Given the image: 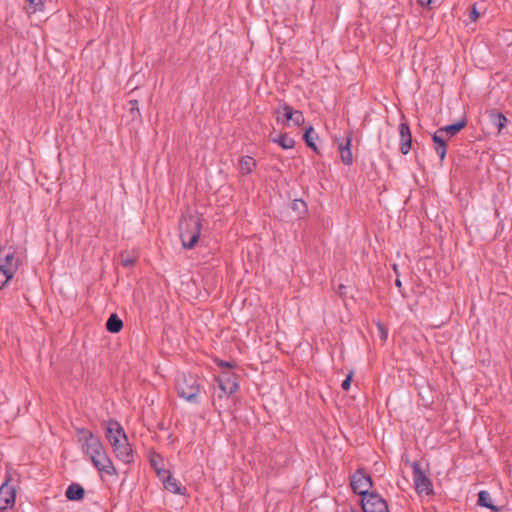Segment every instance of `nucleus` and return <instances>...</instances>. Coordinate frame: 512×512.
I'll list each match as a JSON object with an SVG mask.
<instances>
[{
    "mask_svg": "<svg viewBox=\"0 0 512 512\" xmlns=\"http://www.w3.org/2000/svg\"><path fill=\"white\" fill-rule=\"evenodd\" d=\"M135 263H136L135 258H130L129 256L124 257L123 254L121 255V264L123 267L130 268V267L134 266Z\"/></svg>",
    "mask_w": 512,
    "mask_h": 512,
    "instance_id": "30",
    "label": "nucleus"
},
{
    "mask_svg": "<svg viewBox=\"0 0 512 512\" xmlns=\"http://www.w3.org/2000/svg\"><path fill=\"white\" fill-rule=\"evenodd\" d=\"M237 378L238 376L235 373L223 372L221 375L216 377V381L218 382V386L223 393L232 395L239 389Z\"/></svg>",
    "mask_w": 512,
    "mask_h": 512,
    "instance_id": "10",
    "label": "nucleus"
},
{
    "mask_svg": "<svg viewBox=\"0 0 512 512\" xmlns=\"http://www.w3.org/2000/svg\"><path fill=\"white\" fill-rule=\"evenodd\" d=\"M399 135H400V152L403 155H407L412 148V134L410 126L407 122H401L399 124Z\"/></svg>",
    "mask_w": 512,
    "mask_h": 512,
    "instance_id": "14",
    "label": "nucleus"
},
{
    "mask_svg": "<svg viewBox=\"0 0 512 512\" xmlns=\"http://www.w3.org/2000/svg\"><path fill=\"white\" fill-rule=\"evenodd\" d=\"M29 5L30 9L32 10V13H35L37 11H42L44 9V3L42 0H26Z\"/></svg>",
    "mask_w": 512,
    "mask_h": 512,
    "instance_id": "29",
    "label": "nucleus"
},
{
    "mask_svg": "<svg viewBox=\"0 0 512 512\" xmlns=\"http://www.w3.org/2000/svg\"><path fill=\"white\" fill-rule=\"evenodd\" d=\"M90 460L93 463L94 467L100 473H106L108 475H117V470L114 467L111 459L107 455L105 448L101 449L99 452L91 456Z\"/></svg>",
    "mask_w": 512,
    "mask_h": 512,
    "instance_id": "9",
    "label": "nucleus"
},
{
    "mask_svg": "<svg viewBox=\"0 0 512 512\" xmlns=\"http://www.w3.org/2000/svg\"><path fill=\"white\" fill-rule=\"evenodd\" d=\"M352 376H353V372H350L346 376V378L342 381L341 387L343 390H345V391L349 390V388L351 386Z\"/></svg>",
    "mask_w": 512,
    "mask_h": 512,
    "instance_id": "32",
    "label": "nucleus"
},
{
    "mask_svg": "<svg viewBox=\"0 0 512 512\" xmlns=\"http://www.w3.org/2000/svg\"><path fill=\"white\" fill-rule=\"evenodd\" d=\"M432 141L434 143V150L440 158V161H443L447 154V144L444 138L443 133H439V129H437L432 134Z\"/></svg>",
    "mask_w": 512,
    "mask_h": 512,
    "instance_id": "17",
    "label": "nucleus"
},
{
    "mask_svg": "<svg viewBox=\"0 0 512 512\" xmlns=\"http://www.w3.org/2000/svg\"><path fill=\"white\" fill-rule=\"evenodd\" d=\"M377 328H378L380 339L385 341L387 339V337H388V330H387V328L381 322L377 323Z\"/></svg>",
    "mask_w": 512,
    "mask_h": 512,
    "instance_id": "31",
    "label": "nucleus"
},
{
    "mask_svg": "<svg viewBox=\"0 0 512 512\" xmlns=\"http://www.w3.org/2000/svg\"><path fill=\"white\" fill-rule=\"evenodd\" d=\"M241 173L244 175L251 174L256 168V161L251 156H243L239 161Z\"/></svg>",
    "mask_w": 512,
    "mask_h": 512,
    "instance_id": "24",
    "label": "nucleus"
},
{
    "mask_svg": "<svg viewBox=\"0 0 512 512\" xmlns=\"http://www.w3.org/2000/svg\"><path fill=\"white\" fill-rule=\"evenodd\" d=\"M202 216L189 214L184 216L179 222V234L182 246L185 249H193L197 244L201 229Z\"/></svg>",
    "mask_w": 512,
    "mask_h": 512,
    "instance_id": "1",
    "label": "nucleus"
},
{
    "mask_svg": "<svg viewBox=\"0 0 512 512\" xmlns=\"http://www.w3.org/2000/svg\"><path fill=\"white\" fill-rule=\"evenodd\" d=\"M273 141L279 144L283 149H291L295 145L294 139L287 134H280L278 138L273 139Z\"/></svg>",
    "mask_w": 512,
    "mask_h": 512,
    "instance_id": "26",
    "label": "nucleus"
},
{
    "mask_svg": "<svg viewBox=\"0 0 512 512\" xmlns=\"http://www.w3.org/2000/svg\"><path fill=\"white\" fill-rule=\"evenodd\" d=\"M10 479L11 476L7 475L5 482L0 487V510H6L15 503L16 490L8 484Z\"/></svg>",
    "mask_w": 512,
    "mask_h": 512,
    "instance_id": "12",
    "label": "nucleus"
},
{
    "mask_svg": "<svg viewBox=\"0 0 512 512\" xmlns=\"http://www.w3.org/2000/svg\"><path fill=\"white\" fill-rule=\"evenodd\" d=\"M65 496L70 501H80L85 496V490L80 484L72 483L66 489Z\"/></svg>",
    "mask_w": 512,
    "mask_h": 512,
    "instance_id": "20",
    "label": "nucleus"
},
{
    "mask_svg": "<svg viewBox=\"0 0 512 512\" xmlns=\"http://www.w3.org/2000/svg\"><path fill=\"white\" fill-rule=\"evenodd\" d=\"M421 5H435L440 2V0H418Z\"/></svg>",
    "mask_w": 512,
    "mask_h": 512,
    "instance_id": "35",
    "label": "nucleus"
},
{
    "mask_svg": "<svg viewBox=\"0 0 512 512\" xmlns=\"http://www.w3.org/2000/svg\"><path fill=\"white\" fill-rule=\"evenodd\" d=\"M105 327L110 333H119L123 328V321L118 317L116 313H112L109 316Z\"/></svg>",
    "mask_w": 512,
    "mask_h": 512,
    "instance_id": "22",
    "label": "nucleus"
},
{
    "mask_svg": "<svg viewBox=\"0 0 512 512\" xmlns=\"http://www.w3.org/2000/svg\"><path fill=\"white\" fill-rule=\"evenodd\" d=\"M162 479L164 488L174 494L183 495L186 490L185 487H182L179 482L171 475L169 471H163L162 475L159 476Z\"/></svg>",
    "mask_w": 512,
    "mask_h": 512,
    "instance_id": "16",
    "label": "nucleus"
},
{
    "mask_svg": "<svg viewBox=\"0 0 512 512\" xmlns=\"http://www.w3.org/2000/svg\"><path fill=\"white\" fill-rule=\"evenodd\" d=\"M393 270H394L396 273L398 272V269H397V265H396V264H394V265H393Z\"/></svg>",
    "mask_w": 512,
    "mask_h": 512,
    "instance_id": "39",
    "label": "nucleus"
},
{
    "mask_svg": "<svg viewBox=\"0 0 512 512\" xmlns=\"http://www.w3.org/2000/svg\"><path fill=\"white\" fill-rule=\"evenodd\" d=\"M479 17H480V13L476 9V4H474L471 12L469 14V18L471 21H476Z\"/></svg>",
    "mask_w": 512,
    "mask_h": 512,
    "instance_id": "34",
    "label": "nucleus"
},
{
    "mask_svg": "<svg viewBox=\"0 0 512 512\" xmlns=\"http://www.w3.org/2000/svg\"><path fill=\"white\" fill-rule=\"evenodd\" d=\"M291 209L297 214L298 217L306 215L308 211L307 204L302 199H294L291 203Z\"/></svg>",
    "mask_w": 512,
    "mask_h": 512,
    "instance_id": "25",
    "label": "nucleus"
},
{
    "mask_svg": "<svg viewBox=\"0 0 512 512\" xmlns=\"http://www.w3.org/2000/svg\"><path fill=\"white\" fill-rule=\"evenodd\" d=\"M9 281H7V278L5 279V281L0 285V290H2L8 283Z\"/></svg>",
    "mask_w": 512,
    "mask_h": 512,
    "instance_id": "38",
    "label": "nucleus"
},
{
    "mask_svg": "<svg viewBox=\"0 0 512 512\" xmlns=\"http://www.w3.org/2000/svg\"><path fill=\"white\" fill-rule=\"evenodd\" d=\"M318 138L317 133L314 131L312 126H309L305 129L303 139L306 145L311 148L314 152L319 154V150L316 146L315 140Z\"/></svg>",
    "mask_w": 512,
    "mask_h": 512,
    "instance_id": "23",
    "label": "nucleus"
},
{
    "mask_svg": "<svg viewBox=\"0 0 512 512\" xmlns=\"http://www.w3.org/2000/svg\"><path fill=\"white\" fill-rule=\"evenodd\" d=\"M363 512H389L388 504L376 491L361 498Z\"/></svg>",
    "mask_w": 512,
    "mask_h": 512,
    "instance_id": "7",
    "label": "nucleus"
},
{
    "mask_svg": "<svg viewBox=\"0 0 512 512\" xmlns=\"http://www.w3.org/2000/svg\"><path fill=\"white\" fill-rule=\"evenodd\" d=\"M178 395L185 400L196 403L200 393V384L194 375H183L177 380Z\"/></svg>",
    "mask_w": 512,
    "mask_h": 512,
    "instance_id": "2",
    "label": "nucleus"
},
{
    "mask_svg": "<svg viewBox=\"0 0 512 512\" xmlns=\"http://www.w3.org/2000/svg\"><path fill=\"white\" fill-rule=\"evenodd\" d=\"M345 289H346V286H344L343 284H340L339 287H338V294L342 297V296H345Z\"/></svg>",
    "mask_w": 512,
    "mask_h": 512,
    "instance_id": "36",
    "label": "nucleus"
},
{
    "mask_svg": "<svg viewBox=\"0 0 512 512\" xmlns=\"http://www.w3.org/2000/svg\"><path fill=\"white\" fill-rule=\"evenodd\" d=\"M129 113L132 116V119L135 120L137 118H141L139 102L137 99H131L128 101Z\"/></svg>",
    "mask_w": 512,
    "mask_h": 512,
    "instance_id": "28",
    "label": "nucleus"
},
{
    "mask_svg": "<svg viewBox=\"0 0 512 512\" xmlns=\"http://www.w3.org/2000/svg\"><path fill=\"white\" fill-rule=\"evenodd\" d=\"M413 481L417 493H426L427 495L433 493V484L425 472L421 469L417 461L412 463Z\"/></svg>",
    "mask_w": 512,
    "mask_h": 512,
    "instance_id": "8",
    "label": "nucleus"
},
{
    "mask_svg": "<svg viewBox=\"0 0 512 512\" xmlns=\"http://www.w3.org/2000/svg\"><path fill=\"white\" fill-rule=\"evenodd\" d=\"M19 265L20 260L15 257V251L12 247H0V272L4 274L7 281L14 277Z\"/></svg>",
    "mask_w": 512,
    "mask_h": 512,
    "instance_id": "4",
    "label": "nucleus"
},
{
    "mask_svg": "<svg viewBox=\"0 0 512 512\" xmlns=\"http://www.w3.org/2000/svg\"><path fill=\"white\" fill-rule=\"evenodd\" d=\"M395 285L398 287V288H401L402 287V282L399 278L396 279L395 281Z\"/></svg>",
    "mask_w": 512,
    "mask_h": 512,
    "instance_id": "37",
    "label": "nucleus"
},
{
    "mask_svg": "<svg viewBox=\"0 0 512 512\" xmlns=\"http://www.w3.org/2000/svg\"><path fill=\"white\" fill-rule=\"evenodd\" d=\"M350 486L355 494L363 498L370 493L373 481L364 468H358L350 478Z\"/></svg>",
    "mask_w": 512,
    "mask_h": 512,
    "instance_id": "6",
    "label": "nucleus"
},
{
    "mask_svg": "<svg viewBox=\"0 0 512 512\" xmlns=\"http://www.w3.org/2000/svg\"><path fill=\"white\" fill-rule=\"evenodd\" d=\"M75 430L78 435V441L81 443L82 451L89 458L104 448L101 439L94 435L92 431L83 427H76Z\"/></svg>",
    "mask_w": 512,
    "mask_h": 512,
    "instance_id": "3",
    "label": "nucleus"
},
{
    "mask_svg": "<svg viewBox=\"0 0 512 512\" xmlns=\"http://www.w3.org/2000/svg\"><path fill=\"white\" fill-rule=\"evenodd\" d=\"M352 131H348L343 142L338 143L340 158L343 164L350 166L353 163V155L351 151L352 145Z\"/></svg>",
    "mask_w": 512,
    "mask_h": 512,
    "instance_id": "15",
    "label": "nucleus"
},
{
    "mask_svg": "<svg viewBox=\"0 0 512 512\" xmlns=\"http://www.w3.org/2000/svg\"><path fill=\"white\" fill-rule=\"evenodd\" d=\"M112 448L116 457L125 464H130L134 461L133 450L128 443L127 436L119 440L116 446H112Z\"/></svg>",
    "mask_w": 512,
    "mask_h": 512,
    "instance_id": "13",
    "label": "nucleus"
},
{
    "mask_svg": "<svg viewBox=\"0 0 512 512\" xmlns=\"http://www.w3.org/2000/svg\"><path fill=\"white\" fill-rule=\"evenodd\" d=\"M161 463H162V457L159 454L154 453L151 455L150 464L154 468V470L156 471L158 476H161L163 471H165L164 469H162L160 467Z\"/></svg>",
    "mask_w": 512,
    "mask_h": 512,
    "instance_id": "27",
    "label": "nucleus"
},
{
    "mask_svg": "<svg viewBox=\"0 0 512 512\" xmlns=\"http://www.w3.org/2000/svg\"><path fill=\"white\" fill-rule=\"evenodd\" d=\"M466 126H467V119L462 118L459 121H457L456 123L446 125V126L438 128V129H439V133H443V134L448 135L449 137H453L456 134H458L461 130H463Z\"/></svg>",
    "mask_w": 512,
    "mask_h": 512,
    "instance_id": "18",
    "label": "nucleus"
},
{
    "mask_svg": "<svg viewBox=\"0 0 512 512\" xmlns=\"http://www.w3.org/2000/svg\"><path fill=\"white\" fill-rule=\"evenodd\" d=\"M125 436V431L117 420L109 419L105 422V437L111 446H116Z\"/></svg>",
    "mask_w": 512,
    "mask_h": 512,
    "instance_id": "11",
    "label": "nucleus"
},
{
    "mask_svg": "<svg viewBox=\"0 0 512 512\" xmlns=\"http://www.w3.org/2000/svg\"><path fill=\"white\" fill-rule=\"evenodd\" d=\"M477 504L481 507L488 508L493 512H500L504 507L495 506L492 502L491 495L488 491L481 490L478 493Z\"/></svg>",
    "mask_w": 512,
    "mask_h": 512,
    "instance_id": "19",
    "label": "nucleus"
},
{
    "mask_svg": "<svg viewBox=\"0 0 512 512\" xmlns=\"http://www.w3.org/2000/svg\"><path fill=\"white\" fill-rule=\"evenodd\" d=\"M490 122L497 128L498 132H501L504 127H506L508 123V119L506 116L497 111L496 109H492L488 112Z\"/></svg>",
    "mask_w": 512,
    "mask_h": 512,
    "instance_id": "21",
    "label": "nucleus"
},
{
    "mask_svg": "<svg viewBox=\"0 0 512 512\" xmlns=\"http://www.w3.org/2000/svg\"><path fill=\"white\" fill-rule=\"evenodd\" d=\"M216 364H217L218 367L229 368V369H232V368H234L236 366L235 363H231V362L224 361V360H217Z\"/></svg>",
    "mask_w": 512,
    "mask_h": 512,
    "instance_id": "33",
    "label": "nucleus"
},
{
    "mask_svg": "<svg viewBox=\"0 0 512 512\" xmlns=\"http://www.w3.org/2000/svg\"><path fill=\"white\" fill-rule=\"evenodd\" d=\"M275 114L277 115V122H281L285 126L290 125V121L293 122L295 126H302L305 122L304 115L300 110H294L292 106H290L286 102H282L279 107L275 110Z\"/></svg>",
    "mask_w": 512,
    "mask_h": 512,
    "instance_id": "5",
    "label": "nucleus"
}]
</instances>
